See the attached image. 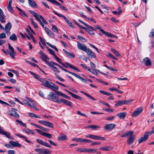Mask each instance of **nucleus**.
Segmentation results:
<instances>
[{"label":"nucleus","instance_id":"obj_1","mask_svg":"<svg viewBox=\"0 0 154 154\" xmlns=\"http://www.w3.org/2000/svg\"><path fill=\"white\" fill-rule=\"evenodd\" d=\"M41 82H42L41 85L43 86L49 88L54 91L59 90L58 87L55 84L51 82L43 79Z\"/></svg>","mask_w":154,"mask_h":154},{"label":"nucleus","instance_id":"obj_2","mask_svg":"<svg viewBox=\"0 0 154 154\" xmlns=\"http://www.w3.org/2000/svg\"><path fill=\"white\" fill-rule=\"evenodd\" d=\"M48 99H51L52 100L58 103H60V99L61 98H59L58 96L56 94H54L53 92H51L50 94L48 96Z\"/></svg>","mask_w":154,"mask_h":154},{"label":"nucleus","instance_id":"obj_3","mask_svg":"<svg viewBox=\"0 0 154 154\" xmlns=\"http://www.w3.org/2000/svg\"><path fill=\"white\" fill-rule=\"evenodd\" d=\"M133 100L132 99L128 100H119L116 102V103L115 104V106L117 107L124 104H128L132 102Z\"/></svg>","mask_w":154,"mask_h":154},{"label":"nucleus","instance_id":"obj_4","mask_svg":"<svg viewBox=\"0 0 154 154\" xmlns=\"http://www.w3.org/2000/svg\"><path fill=\"white\" fill-rule=\"evenodd\" d=\"M53 12L55 14L59 17L63 18L69 26L73 28L74 27V26L72 23L66 17L62 14L58 13L54 11H53Z\"/></svg>","mask_w":154,"mask_h":154},{"label":"nucleus","instance_id":"obj_5","mask_svg":"<svg viewBox=\"0 0 154 154\" xmlns=\"http://www.w3.org/2000/svg\"><path fill=\"white\" fill-rule=\"evenodd\" d=\"M131 132L130 134L128 135L129 137L128 139L127 140V143L128 145H131L133 143L135 140V135L134 134V132L133 131H130Z\"/></svg>","mask_w":154,"mask_h":154},{"label":"nucleus","instance_id":"obj_6","mask_svg":"<svg viewBox=\"0 0 154 154\" xmlns=\"http://www.w3.org/2000/svg\"><path fill=\"white\" fill-rule=\"evenodd\" d=\"M8 49L10 51H8V54L10 55L12 59H14L15 58V56L16 55L14 49L9 43L8 44Z\"/></svg>","mask_w":154,"mask_h":154},{"label":"nucleus","instance_id":"obj_7","mask_svg":"<svg viewBox=\"0 0 154 154\" xmlns=\"http://www.w3.org/2000/svg\"><path fill=\"white\" fill-rule=\"evenodd\" d=\"M85 137L97 140H104L105 139L103 137L91 134H88V135H85Z\"/></svg>","mask_w":154,"mask_h":154},{"label":"nucleus","instance_id":"obj_8","mask_svg":"<svg viewBox=\"0 0 154 154\" xmlns=\"http://www.w3.org/2000/svg\"><path fill=\"white\" fill-rule=\"evenodd\" d=\"M88 55V59L89 58L91 59L92 58H95L96 57L95 53L89 48H88L85 51Z\"/></svg>","mask_w":154,"mask_h":154},{"label":"nucleus","instance_id":"obj_9","mask_svg":"<svg viewBox=\"0 0 154 154\" xmlns=\"http://www.w3.org/2000/svg\"><path fill=\"white\" fill-rule=\"evenodd\" d=\"M38 122L47 127L51 128H52L54 127L53 124L48 121L45 120H39L38 121Z\"/></svg>","mask_w":154,"mask_h":154},{"label":"nucleus","instance_id":"obj_10","mask_svg":"<svg viewBox=\"0 0 154 154\" xmlns=\"http://www.w3.org/2000/svg\"><path fill=\"white\" fill-rule=\"evenodd\" d=\"M116 126L115 124L113 123L106 124L105 125L104 128L107 131H111L115 128Z\"/></svg>","mask_w":154,"mask_h":154},{"label":"nucleus","instance_id":"obj_11","mask_svg":"<svg viewBox=\"0 0 154 154\" xmlns=\"http://www.w3.org/2000/svg\"><path fill=\"white\" fill-rule=\"evenodd\" d=\"M63 71H64L66 72H68L69 73L72 74L73 76H75L77 78L79 79H80L81 81L84 82V81H85V82H86V80H85V79H84L83 78L81 77V76L78 75L77 74L73 72H72L70 71H68L66 69H63Z\"/></svg>","mask_w":154,"mask_h":154},{"label":"nucleus","instance_id":"obj_12","mask_svg":"<svg viewBox=\"0 0 154 154\" xmlns=\"http://www.w3.org/2000/svg\"><path fill=\"white\" fill-rule=\"evenodd\" d=\"M35 130L38 133L40 134L41 135L47 137L49 138H51L52 136L53 135V134H51L42 131L37 129H36Z\"/></svg>","mask_w":154,"mask_h":154},{"label":"nucleus","instance_id":"obj_13","mask_svg":"<svg viewBox=\"0 0 154 154\" xmlns=\"http://www.w3.org/2000/svg\"><path fill=\"white\" fill-rule=\"evenodd\" d=\"M149 135V134L148 133V132H146L143 136L141 137L138 140V143H141L147 140L148 138Z\"/></svg>","mask_w":154,"mask_h":154},{"label":"nucleus","instance_id":"obj_14","mask_svg":"<svg viewBox=\"0 0 154 154\" xmlns=\"http://www.w3.org/2000/svg\"><path fill=\"white\" fill-rule=\"evenodd\" d=\"M143 109L140 107L135 110L132 114V117H136L138 116L143 111Z\"/></svg>","mask_w":154,"mask_h":154},{"label":"nucleus","instance_id":"obj_15","mask_svg":"<svg viewBox=\"0 0 154 154\" xmlns=\"http://www.w3.org/2000/svg\"><path fill=\"white\" fill-rule=\"evenodd\" d=\"M29 12L32 14L36 19V20L38 22L40 20V19H42V16L41 15H39L36 12H34L32 10H29Z\"/></svg>","mask_w":154,"mask_h":154},{"label":"nucleus","instance_id":"obj_16","mask_svg":"<svg viewBox=\"0 0 154 154\" xmlns=\"http://www.w3.org/2000/svg\"><path fill=\"white\" fill-rule=\"evenodd\" d=\"M0 134L5 135L9 139H14V138L13 137L10 136V134L9 132L5 131L2 129H0Z\"/></svg>","mask_w":154,"mask_h":154},{"label":"nucleus","instance_id":"obj_17","mask_svg":"<svg viewBox=\"0 0 154 154\" xmlns=\"http://www.w3.org/2000/svg\"><path fill=\"white\" fill-rule=\"evenodd\" d=\"M77 47L79 49L82 50L85 52L88 48L85 44H82L79 42H77Z\"/></svg>","mask_w":154,"mask_h":154},{"label":"nucleus","instance_id":"obj_18","mask_svg":"<svg viewBox=\"0 0 154 154\" xmlns=\"http://www.w3.org/2000/svg\"><path fill=\"white\" fill-rule=\"evenodd\" d=\"M17 110V109L14 108H12L11 109V112L10 113L9 115L10 116H12L14 117L19 118L20 117L19 115L16 112V111Z\"/></svg>","mask_w":154,"mask_h":154},{"label":"nucleus","instance_id":"obj_19","mask_svg":"<svg viewBox=\"0 0 154 154\" xmlns=\"http://www.w3.org/2000/svg\"><path fill=\"white\" fill-rule=\"evenodd\" d=\"M36 140L37 143L42 145L45 146L49 148L51 147V146L48 143L45 142L39 139H37Z\"/></svg>","mask_w":154,"mask_h":154},{"label":"nucleus","instance_id":"obj_20","mask_svg":"<svg viewBox=\"0 0 154 154\" xmlns=\"http://www.w3.org/2000/svg\"><path fill=\"white\" fill-rule=\"evenodd\" d=\"M143 62L146 66H150L152 64L150 59L147 57H145L143 59Z\"/></svg>","mask_w":154,"mask_h":154},{"label":"nucleus","instance_id":"obj_21","mask_svg":"<svg viewBox=\"0 0 154 154\" xmlns=\"http://www.w3.org/2000/svg\"><path fill=\"white\" fill-rule=\"evenodd\" d=\"M9 143L11 145V146L13 147H20L21 146V145L19 143L18 141H14L11 140L10 141Z\"/></svg>","mask_w":154,"mask_h":154},{"label":"nucleus","instance_id":"obj_22","mask_svg":"<svg viewBox=\"0 0 154 154\" xmlns=\"http://www.w3.org/2000/svg\"><path fill=\"white\" fill-rule=\"evenodd\" d=\"M58 140L60 141L66 140L68 139V138L66 134H63L60 135L58 137Z\"/></svg>","mask_w":154,"mask_h":154},{"label":"nucleus","instance_id":"obj_23","mask_svg":"<svg viewBox=\"0 0 154 154\" xmlns=\"http://www.w3.org/2000/svg\"><path fill=\"white\" fill-rule=\"evenodd\" d=\"M60 103L62 102L63 103L65 104L68 106L72 107V103L70 102H69L65 99L61 98L60 99Z\"/></svg>","mask_w":154,"mask_h":154},{"label":"nucleus","instance_id":"obj_24","mask_svg":"<svg viewBox=\"0 0 154 154\" xmlns=\"http://www.w3.org/2000/svg\"><path fill=\"white\" fill-rule=\"evenodd\" d=\"M11 27V23L10 22H8L5 25V30L7 33H9Z\"/></svg>","mask_w":154,"mask_h":154},{"label":"nucleus","instance_id":"obj_25","mask_svg":"<svg viewBox=\"0 0 154 154\" xmlns=\"http://www.w3.org/2000/svg\"><path fill=\"white\" fill-rule=\"evenodd\" d=\"M29 5L32 7L36 8L38 7L37 5L34 2V0H28Z\"/></svg>","mask_w":154,"mask_h":154},{"label":"nucleus","instance_id":"obj_26","mask_svg":"<svg viewBox=\"0 0 154 154\" xmlns=\"http://www.w3.org/2000/svg\"><path fill=\"white\" fill-rule=\"evenodd\" d=\"M127 114V113L126 112H120L117 114V116L120 119H124Z\"/></svg>","mask_w":154,"mask_h":154},{"label":"nucleus","instance_id":"obj_27","mask_svg":"<svg viewBox=\"0 0 154 154\" xmlns=\"http://www.w3.org/2000/svg\"><path fill=\"white\" fill-rule=\"evenodd\" d=\"M65 64L66 65V66H68L69 68H70L71 69H73L74 70H75L78 72H80V70L78 68H77L75 66H74L72 65L71 64L67 62V63H65Z\"/></svg>","mask_w":154,"mask_h":154},{"label":"nucleus","instance_id":"obj_28","mask_svg":"<svg viewBox=\"0 0 154 154\" xmlns=\"http://www.w3.org/2000/svg\"><path fill=\"white\" fill-rule=\"evenodd\" d=\"M41 58L42 60L44 61L48 65L51 63L50 62L46 60V59L49 60V58L47 57V56L44 54V55L42 56Z\"/></svg>","mask_w":154,"mask_h":154},{"label":"nucleus","instance_id":"obj_29","mask_svg":"<svg viewBox=\"0 0 154 154\" xmlns=\"http://www.w3.org/2000/svg\"><path fill=\"white\" fill-rule=\"evenodd\" d=\"M29 72L31 73L32 75H33L34 76V77L35 78L39 80L41 82V81L43 79H42L40 78V76L38 75V74L29 71Z\"/></svg>","mask_w":154,"mask_h":154},{"label":"nucleus","instance_id":"obj_30","mask_svg":"<svg viewBox=\"0 0 154 154\" xmlns=\"http://www.w3.org/2000/svg\"><path fill=\"white\" fill-rule=\"evenodd\" d=\"M23 131L28 134H35L34 131L28 128L24 129Z\"/></svg>","mask_w":154,"mask_h":154},{"label":"nucleus","instance_id":"obj_31","mask_svg":"<svg viewBox=\"0 0 154 154\" xmlns=\"http://www.w3.org/2000/svg\"><path fill=\"white\" fill-rule=\"evenodd\" d=\"M112 149V147L111 146H106L104 147H100L99 148V149L102 150H105L109 151Z\"/></svg>","mask_w":154,"mask_h":154},{"label":"nucleus","instance_id":"obj_32","mask_svg":"<svg viewBox=\"0 0 154 154\" xmlns=\"http://www.w3.org/2000/svg\"><path fill=\"white\" fill-rule=\"evenodd\" d=\"M48 66L51 67V69L54 72H57L58 73L60 72V71L58 69L52 64H51V63Z\"/></svg>","mask_w":154,"mask_h":154},{"label":"nucleus","instance_id":"obj_33","mask_svg":"<svg viewBox=\"0 0 154 154\" xmlns=\"http://www.w3.org/2000/svg\"><path fill=\"white\" fill-rule=\"evenodd\" d=\"M54 58L57 60V62L62 64V65L64 67L66 68H68V67L65 64L63 63L61 61V60L56 55L54 57Z\"/></svg>","mask_w":154,"mask_h":154},{"label":"nucleus","instance_id":"obj_34","mask_svg":"<svg viewBox=\"0 0 154 154\" xmlns=\"http://www.w3.org/2000/svg\"><path fill=\"white\" fill-rule=\"evenodd\" d=\"M86 128H90L93 130H96L98 128H100V127L99 125H88Z\"/></svg>","mask_w":154,"mask_h":154},{"label":"nucleus","instance_id":"obj_35","mask_svg":"<svg viewBox=\"0 0 154 154\" xmlns=\"http://www.w3.org/2000/svg\"><path fill=\"white\" fill-rule=\"evenodd\" d=\"M78 21L81 23L83 24L85 26H86L88 28H89V29H91L92 30V29H93L94 27H92V26H91L90 25H88L87 23H85L84 22L81 20H80L79 19Z\"/></svg>","mask_w":154,"mask_h":154},{"label":"nucleus","instance_id":"obj_36","mask_svg":"<svg viewBox=\"0 0 154 154\" xmlns=\"http://www.w3.org/2000/svg\"><path fill=\"white\" fill-rule=\"evenodd\" d=\"M16 135L19 137H20L22 138L25 139V141L29 143H32L31 141L27 140V137H26L24 136L21 135H20V134H16Z\"/></svg>","mask_w":154,"mask_h":154},{"label":"nucleus","instance_id":"obj_37","mask_svg":"<svg viewBox=\"0 0 154 154\" xmlns=\"http://www.w3.org/2000/svg\"><path fill=\"white\" fill-rule=\"evenodd\" d=\"M97 149L93 148H87L86 152L90 153L91 152H97Z\"/></svg>","mask_w":154,"mask_h":154},{"label":"nucleus","instance_id":"obj_38","mask_svg":"<svg viewBox=\"0 0 154 154\" xmlns=\"http://www.w3.org/2000/svg\"><path fill=\"white\" fill-rule=\"evenodd\" d=\"M92 142V141L91 140H89L84 138H80V142L85 143H89Z\"/></svg>","mask_w":154,"mask_h":154},{"label":"nucleus","instance_id":"obj_39","mask_svg":"<svg viewBox=\"0 0 154 154\" xmlns=\"http://www.w3.org/2000/svg\"><path fill=\"white\" fill-rule=\"evenodd\" d=\"M9 39L13 41H16L17 40V38L15 34H13L12 35L9 37Z\"/></svg>","mask_w":154,"mask_h":154},{"label":"nucleus","instance_id":"obj_40","mask_svg":"<svg viewBox=\"0 0 154 154\" xmlns=\"http://www.w3.org/2000/svg\"><path fill=\"white\" fill-rule=\"evenodd\" d=\"M112 51L113 52L117 57H119L120 56V54L118 51L113 48H111Z\"/></svg>","mask_w":154,"mask_h":154},{"label":"nucleus","instance_id":"obj_41","mask_svg":"<svg viewBox=\"0 0 154 154\" xmlns=\"http://www.w3.org/2000/svg\"><path fill=\"white\" fill-rule=\"evenodd\" d=\"M76 150L80 152H86L87 148H78Z\"/></svg>","mask_w":154,"mask_h":154},{"label":"nucleus","instance_id":"obj_42","mask_svg":"<svg viewBox=\"0 0 154 154\" xmlns=\"http://www.w3.org/2000/svg\"><path fill=\"white\" fill-rule=\"evenodd\" d=\"M88 71L94 75L97 76L98 75V74L97 72L95 70L92 68H88Z\"/></svg>","mask_w":154,"mask_h":154},{"label":"nucleus","instance_id":"obj_43","mask_svg":"<svg viewBox=\"0 0 154 154\" xmlns=\"http://www.w3.org/2000/svg\"><path fill=\"white\" fill-rule=\"evenodd\" d=\"M46 48H47L48 51H49L51 55H53L54 57L56 55V54H55L54 51L53 50H52L50 48L48 47H47Z\"/></svg>","mask_w":154,"mask_h":154},{"label":"nucleus","instance_id":"obj_44","mask_svg":"<svg viewBox=\"0 0 154 154\" xmlns=\"http://www.w3.org/2000/svg\"><path fill=\"white\" fill-rule=\"evenodd\" d=\"M80 92L81 93L85 95L86 96H87L89 98H90L92 100H96V99H95V98L91 96V95L88 94L87 93H85V92H83L82 91H81Z\"/></svg>","mask_w":154,"mask_h":154},{"label":"nucleus","instance_id":"obj_45","mask_svg":"<svg viewBox=\"0 0 154 154\" xmlns=\"http://www.w3.org/2000/svg\"><path fill=\"white\" fill-rule=\"evenodd\" d=\"M52 30L57 33H59L57 28L55 25H52Z\"/></svg>","mask_w":154,"mask_h":154},{"label":"nucleus","instance_id":"obj_46","mask_svg":"<svg viewBox=\"0 0 154 154\" xmlns=\"http://www.w3.org/2000/svg\"><path fill=\"white\" fill-rule=\"evenodd\" d=\"M30 20L31 21L32 24L33 26H34V28L36 29L38 28V27L37 24L36 23H35L34 21L33 18H30Z\"/></svg>","mask_w":154,"mask_h":154},{"label":"nucleus","instance_id":"obj_47","mask_svg":"<svg viewBox=\"0 0 154 154\" xmlns=\"http://www.w3.org/2000/svg\"><path fill=\"white\" fill-rule=\"evenodd\" d=\"M51 153V151L47 149H44L42 150V154H50Z\"/></svg>","mask_w":154,"mask_h":154},{"label":"nucleus","instance_id":"obj_48","mask_svg":"<svg viewBox=\"0 0 154 154\" xmlns=\"http://www.w3.org/2000/svg\"><path fill=\"white\" fill-rule=\"evenodd\" d=\"M131 132L130 131H128L124 133L122 135H121L120 137H127L128 136V135H130V134Z\"/></svg>","mask_w":154,"mask_h":154},{"label":"nucleus","instance_id":"obj_49","mask_svg":"<svg viewBox=\"0 0 154 154\" xmlns=\"http://www.w3.org/2000/svg\"><path fill=\"white\" fill-rule=\"evenodd\" d=\"M47 44H48V45L50 47H51V48H53V49H55L57 51H58V49L54 45H53L51 44L49 42H47Z\"/></svg>","mask_w":154,"mask_h":154},{"label":"nucleus","instance_id":"obj_50","mask_svg":"<svg viewBox=\"0 0 154 154\" xmlns=\"http://www.w3.org/2000/svg\"><path fill=\"white\" fill-rule=\"evenodd\" d=\"M55 91L56 93L57 94L60 95V96L62 97H65L66 94H64V93H62V92H60V91H58L57 90H56Z\"/></svg>","mask_w":154,"mask_h":154},{"label":"nucleus","instance_id":"obj_51","mask_svg":"<svg viewBox=\"0 0 154 154\" xmlns=\"http://www.w3.org/2000/svg\"><path fill=\"white\" fill-rule=\"evenodd\" d=\"M16 121L19 123V124H20L21 125L25 127H26V124L23 123L22 121H20L19 120L16 119Z\"/></svg>","mask_w":154,"mask_h":154},{"label":"nucleus","instance_id":"obj_52","mask_svg":"<svg viewBox=\"0 0 154 154\" xmlns=\"http://www.w3.org/2000/svg\"><path fill=\"white\" fill-rule=\"evenodd\" d=\"M0 20L1 22L2 23L5 22V16L3 14V16L2 15L0 16Z\"/></svg>","mask_w":154,"mask_h":154},{"label":"nucleus","instance_id":"obj_53","mask_svg":"<svg viewBox=\"0 0 154 154\" xmlns=\"http://www.w3.org/2000/svg\"><path fill=\"white\" fill-rule=\"evenodd\" d=\"M102 31L103 32L102 33H103L105 34L107 36H108L109 37H111L112 34L111 33H110L109 32H106L104 30L103 31Z\"/></svg>","mask_w":154,"mask_h":154},{"label":"nucleus","instance_id":"obj_54","mask_svg":"<svg viewBox=\"0 0 154 154\" xmlns=\"http://www.w3.org/2000/svg\"><path fill=\"white\" fill-rule=\"evenodd\" d=\"M94 27L96 29H99L100 30V31H101L102 33H103V32L102 31H104V30L103 29H102L98 25L95 26Z\"/></svg>","mask_w":154,"mask_h":154},{"label":"nucleus","instance_id":"obj_55","mask_svg":"<svg viewBox=\"0 0 154 154\" xmlns=\"http://www.w3.org/2000/svg\"><path fill=\"white\" fill-rule=\"evenodd\" d=\"M39 39L41 42L43 44V45H45V40L42 37H39Z\"/></svg>","mask_w":154,"mask_h":154},{"label":"nucleus","instance_id":"obj_56","mask_svg":"<svg viewBox=\"0 0 154 154\" xmlns=\"http://www.w3.org/2000/svg\"><path fill=\"white\" fill-rule=\"evenodd\" d=\"M72 97L75 98L79 99V100H82V98L81 97L75 94H74Z\"/></svg>","mask_w":154,"mask_h":154},{"label":"nucleus","instance_id":"obj_57","mask_svg":"<svg viewBox=\"0 0 154 154\" xmlns=\"http://www.w3.org/2000/svg\"><path fill=\"white\" fill-rule=\"evenodd\" d=\"M40 129L46 132H48L50 130L49 129L41 126Z\"/></svg>","mask_w":154,"mask_h":154},{"label":"nucleus","instance_id":"obj_58","mask_svg":"<svg viewBox=\"0 0 154 154\" xmlns=\"http://www.w3.org/2000/svg\"><path fill=\"white\" fill-rule=\"evenodd\" d=\"M6 38L5 33H2L0 34V39L4 38Z\"/></svg>","mask_w":154,"mask_h":154},{"label":"nucleus","instance_id":"obj_59","mask_svg":"<svg viewBox=\"0 0 154 154\" xmlns=\"http://www.w3.org/2000/svg\"><path fill=\"white\" fill-rule=\"evenodd\" d=\"M42 150L43 149H42L38 148H35V151L37 152H39L41 154H42Z\"/></svg>","mask_w":154,"mask_h":154},{"label":"nucleus","instance_id":"obj_60","mask_svg":"<svg viewBox=\"0 0 154 154\" xmlns=\"http://www.w3.org/2000/svg\"><path fill=\"white\" fill-rule=\"evenodd\" d=\"M78 38L79 39H80L81 40H84L85 42L87 41V40L86 39H85L84 38H83L82 36L81 35H78Z\"/></svg>","mask_w":154,"mask_h":154},{"label":"nucleus","instance_id":"obj_61","mask_svg":"<svg viewBox=\"0 0 154 154\" xmlns=\"http://www.w3.org/2000/svg\"><path fill=\"white\" fill-rule=\"evenodd\" d=\"M115 117L114 116H109L106 118V120L107 121H112L114 119Z\"/></svg>","mask_w":154,"mask_h":154},{"label":"nucleus","instance_id":"obj_62","mask_svg":"<svg viewBox=\"0 0 154 154\" xmlns=\"http://www.w3.org/2000/svg\"><path fill=\"white\" fill-rule=\"evenodd\" d=\"M48 34V35L51 38H53L54 36V33L51 30Z\"/></svg>","mask_w":154,"mask_h":154},{"label":"nucleus","instance_id":"obj_63","mask_svg":"<svg viewBox=\"0 0 154 154\" xmlns=\"http://www.w3.org/2000/svg\"><path fill=\"white\" fill-rule=\"evenodd\" d=\"M8 154H15L16 152L14 150H9L8 151Z\"/></svg>","mask_w":154,"mask_h":154},{"label":"nucleus","instance_id":"obj_64","mask_svg":"<svg viewBox=\"0 0 154 154\" xmlns=\"http://www.w3.org/2000/svg\"><path fill=\"white\" fill-rule=\"evenodd\" d=\"M149 36L151 38L154 37V29H152V32H151Z\"/></svg>","mask_w":154,"mask_h":154}]
</instances>
